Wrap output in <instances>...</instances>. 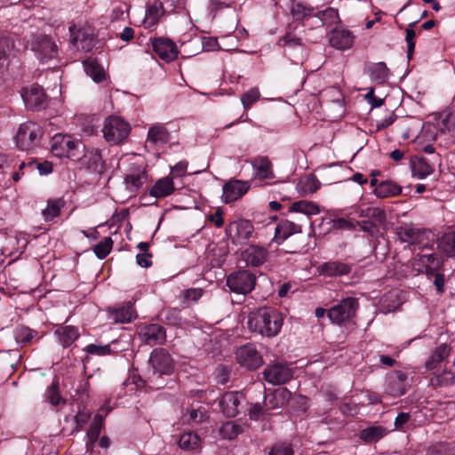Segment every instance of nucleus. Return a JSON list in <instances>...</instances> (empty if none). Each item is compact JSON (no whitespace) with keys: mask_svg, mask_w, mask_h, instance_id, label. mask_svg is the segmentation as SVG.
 Listing matches in <instances>:
<instances>
[{"mask_svg":"<svg viewBox=\"0 0 455 455\" xmlns=\"http://www.w3.org/2000/svg\"><path fill=\"white\" fill-rule=\"evenodd\" d=\"M283 319L277 310L260 308L249 315L248 328L262 336L274 337L279 333Z\"/></svg>","mask_w":455,"mask_h":455,"instance_id":"obj_1","label":"nucleus"},{"mask_svg":"<svg viewBox=\"0 0 455 455\" xmlns=\"http://www.w3.org/2000/svg\"><path fill=\"white\" fill-rule=\"evenodd\" d=\"M103 138L111 145L123 143L131 132L128 122L118 116H109L103 123L101 129Z\"/></svg>","mask_w":455,"mask_h":455,"instance_id":"obj_2","label":"nucleus"},{"mask_svg":"<svg viewBox=\"0 0 455 455\" xmlns=\"http://www.w3.org/2000/svg\"><path fill=\"white\" fill-rule=\"evenodd\" d=\"M29 46L41 63H47L58 58V44L50 36L43 34L32 36Z\"/></svg>","mask_w":455,"mask_h":455,"instance_id":"obj_3","label":"nucleus"},{"mask_svg":"<svg viewBox=\"0 0 455 455\" xmlns=\"http://www.w3.org/2000/svg\"><path fill=\"white\" fill-rule=\"evenodd\" d=\"M42 137L43 130L38 124L26 122L20 125L15 136V143L21 150H30L40 144Z\"/></svg>","mask_w":455,"mask_h":455,"instance_id":"obj_4","label":"nucleus"},{"mask_svg":"<svg viewBox=\"0 0 455 455\" xmlns=\"http://www.w3.org/2000/svg\"><path fill=\"white\" fill-rule=\"evenodd\" d=\"M358 306L356 299L348 297L330 307L327 315L331 323L340 325L355 317Z\"/></svg>","mask_w":455,"mask_h":455,"instance_id":"obj_5","label":"nucleus"},{"mask_svg":"<svg viewBox=\"0 0 455 455\" xmlns=\"http://www.w3.org/2000/svg\"><path fill=\"white\" fill-rule=\"evenodd\" d=\"M149 363L152 367V376H149V379L154 381L155 378L162 375L172 374L174 368V362L170 354L163 349H155L150 355Z\"/></svg>","mask_w":455,"mask_h":455,"instance_id":"obj_6","label":"nucleus"},{"mask_svg":"<svg viewBox=\"0 0 455 455\" xmlns=\"http://www.w3.org/2000/svg\"><path fill=\"white\" fill-rule=\"evenodd\" d=\"M255 275L248 270H240L230 274L227 278V285L230 291L239 294L251 292L255 286Z\"/></svg>","mask_w":455,"mask_h":455,"instance_id":"obj_7","label":"nucleus"},{"mask_svg":"<svg viewBox=\"0 0 455 455\" xmlns=\"http://www.w3.org/2000/svg\"><path fill=\"white\" fill-rule=\"evenodd\" d=\"M226 232L233 243L242 244L252 237L254 228L251 221L239 220L231 222Z\"/></svg>","mask_w":455,"mask_h":455,"instance_id":"obj_8","label":"nucleus"},{"mask_svg":"<svg viewBox=\"0 0 455 455\" xmlns=\"http://www.w3.org/2000/svg\"><path fill=\"white\" fill-rule=\"evenodd\" d=\"M237 363L248 370H255L263 364V359L260 353L252 344H246L239 347L236 351Z\"/></svg>","mask_w":455,"mask_h":455,"instance_id":"obj_9","label":"nucleus"},{"mask_svg":"<svg viewBox=\"0 0 455 455\" xmlns=\"http://www.w3.org/2000/svg\"><path fill=\"white\" fill-rule=\"evenodd\" d=\"M263 376L272 385H282L292 379L293 371L287 364L277 363L266 368Z\"/></svg>","mask_w":455,"mask_h":455,"instance_id":"obj_10","label":"nucleus"},{"mask_svg":"<svg viewBox=\"0 0 455 455\" xmlns=\"http://www.w3.org/2000/svg\"><path fill=\"white\" fill-rule=\"evenodd\" d=\"M154 52L166 62L173 61L179 55V50L173 41L167 37L151 39Z\"/></svg>","mask_w":455,"mask_h":455,"instance_id":"obj_11","label":"nucleus"},{"mask_svg":"<svg viewBox=\"0 0 455 455\" xmlns=\"http://www.w3.org/2000/svg\"><path fill=\"white\" fill-rule=\"evenodd\" d=\"M138 333L140 339L150 346L163 344L166 339L165 330L156 323L140 326Z\"/></svg>","mask_w":455,"mask_h":455,"instance_id":"obj_12","label":"nucleus"},{"mask_svg":"<svg viewBox=\"0 0 455 455\" xmlns=\"http://www.w3.org/2000/svg\"><path fill=\"white\" fill-rule=\"evenodd\" d=\"M243 402L244 398L240 393L227 392L222 395L220 406L225 416L233 418L239 413Z\"/></svg>","mask_w":455,"mask_h":455,"instance_id":"obj_13","label":"nucleus"},{"mask_svg":"<svg viewBox=\"0 0 455 455\" xmlns=\"http://www.w3.org/2000/svg\"><path fill=\"white\" fill-rule=\"evenodd\" d=\"M251 185L248 181L231 180L223 186L222 200L229 204L241 198L247 193Z\"/></svg>","mask_w":455,"mask_h":455,"instance_id":"obj_14","label":"nucleus"},{"mask_svg":"<svg viewBox=\"0 0 455 455\" xmlns=\"http://www.w3.org/2000/svg\"><path fill=\"white\" fill-rule=\"evenodd\" d=\"M21 96L28 108L37 110L45 106V94L43 88L37 84L24 89Z\"/></svg>","mask_w":455,"mask_h":455,"instance_id":"obj_15","label":"nucleus"},{"mask_svg":"<svg viewBox=\"0 0 455 455\" xmlns=\"http://www.w3.org/2000/svg\"><path fill=\"white\" fill-rule=\"evenodd\" d=\"M355 41L353 33L345 28H334L329 34V44L331 47L345 51L350 49Z\"/></svg>","mask_w":455,"mask_h":455,"instance_id":"obj_16","label":"nucleus"},{"mask_svg":"<svg viewBox=\"0 0 455 455\" xmlns=\"http://www.w3.org/2000/svg\"><path fill=\"white\" fill-rule=\"evenodd\" d=\"M396 235L402 243L416 244L421 243L426 238V231L412 224H404L397 228Z\"/></svg>","mask_w":455,"mask_h":455,"instance_id":"obj_17","label":"nucleus"},{"mask_svg":"<svg viewBox=\"0 0 455 455\" xmlns=\"http://www.w3.org/2000/svg\"><path fill=\"white\" fill-rule=\"evenodd\" d=\"M241 258L247 266L259 267L267 261L268 251L264 247L252 244L242 251Z\"/></svg>","mask_w":455,"mask_h":455,"instance_id":"obj_18","label":"nucleus"},{"mask_svg":"<svg viewBox=\"0 0 455 455\" xmlns=\"http://www.w3.org/2000/svg\"><path fill=\"white\" fill-rule=\"evenodd\" d=\"M302 232V227L288 220L280 221L275 228L273 242L281 244L291 235Z\"/></svg>","mask_w":455,"mask_h":455,"instance_id":"obj_19","label":"nucleus"},{"mask_svg":"<svg viewBox=\"0 0 455 455\" xmlns=\"http://www.w3.org/2000/svg\"><path fill=\"white\" fill-rule=\"evenodd\" d=\"M412 177L422 180L431 175L435 171L434 164L423 156H414L410 160Z\"/></svg>","mask_w":455,"mask_h":455,"instance_id":"obj_20","label":"nucleus"},{"mask_svg":"<svg viewBox=\"0 0 455 455\" xmlns=\"http://www.w3.org/2000/svg\"><path fill=\"white\" fill-rule=\"evenodd\" d=\"M441 265L438 257L434 254H422L415 259L413 264L416 270L419 273L432 274L436 271Z\"/></svg>","mask_w":455,"mask_h":455,"instance_id":"obj_21","label":"nucleus"},{"mask_svg":"<svg viewBox=\"0 0 455 455\" xmlns=\"http://www.w3.org/2000/svg\"><path fill=\"white\" fill-rule=\"evenodd\" d=\"M170 140V133L163 124H154L148 129L146 148L163 146Z\"/></svg>","mask_w":455,"mask_h":455,"instance_id":"obj_22","label":"nucleus"},{"mask_svg":"<svg viewBox=\"0 0 455 455\" xmlns=\"http://www.w3.org/2000/svg\"><path fill=\"white\" fill-rule=\"evenodd\" d=\"M72 44L77 50L89 52L93 46V34L89 28H80L74 34Z\"/></svg>","mask_w":455,"mask_h":455,"instance_id":"obj_23","label":"nucleus"},{"mask_svg":"<svg viewBox=\"0 0 455 455\" xmlns=\"http://www.w3.org/2000/svg\"><path fill=\"white\" fill-rule=\"evenodd\" d=\"M291 393L286 388L275 390L265 396L264 404L267 410L277 409L283 406L289 400Z\"/></svg>","mask_w":455,"mask_h":455,"instance_id":"obj_24","label":"nucleus"},{"mask_svg":"<svg viewBox=\"0 0 455 455\" xmlns=\"http://www.w3.org/2000/svg\"><path fill=\"white\" fill-rule=\"evenodd\" d=\"M174 183L172 178L164 177L156 181L150 189V196L156 198H164L172 195L174 191Z\"/></svg>","mask_w":455,"mask_h":455,"instance_id":"obj_25","label":"nucleus"},{"mask_svg":"<svg viewBox=\"0 0 455 455\" xmlns=\"http://www.w3.org/2000/svg\"><path fill=\"white\" fill-rule=\"evenodd\" d=\"M136 318V313L132 304L124 305L109 311V319L118 323H127Z\"/></svg>","mask_w":455,"mask_h":455,"instance_id":"obj_26","label":"nucleus"},{"mask_svg":"<svg viewBox=\"0 0 455 455\" xmlns=\"http://www.w3.org/2000/svg\"><path fill=\"white\" fill-rule=\"evenodd\" d=\"M111 407H100L99 412L95 415L87 433V435L92 442H95L98 439L103 426L104 418L111 411Z\"/></svg>","mask_w":455,"mask_h":455,"instance_id":"obj_27","label":"nucleus"},{"mask_svg":"<svg viewBox=\"0 0 455 455\" xmlns=\"http://www.w3.org/2000/svg\"><path fill=\"white\" fill-rule=\"evenodd\" d=\"M351 267L339 261H330L320 267V272L326 276L345 275L349 274Z\"/></svg>","mask_w":455,"mask_h":455,"instance_id":"obj_28","label":"nucleus"},{"mask_svg":"<svg viewBox=\"0 0 455 455\" xmlns=\"http://www.w3.org/2000/svg\"><path fill=\"white\" fill-rule=\"evenodd\" d=\"M439 251L447 257L455 256V232L444 233L437 241Z\"/></svg>","mask_w":455,"mask_h":455,"instance_id":"obj_29","label":"nucleus"},{"mask_svg":"<svg viewBox=\"0 0 455 455\" xmlns=\"http://www.w3.org/2000/svg\"><path fill=\"white\" fill-rule=\"evenodd\" d=\"M83 64L85 73L92 77L94 82L100 83L105 79V70L97 60L89 58L84 60Z\"/></svg>","mask_w":455,"mask_h":455,"instance_id":"obj_30","label":"nucleus"},{"mask_svg":"<svg viewBox=\"0 0 455 455\" xmlns=\"http://www.w3.org/2000/svg\"><path fill=\"white\" fill-rule=\"evenodd\" d=\"M55 335L58 336L59 342L63 347L70 346L79 337L77 328L70 325L59 327L55 331Z\"/></svg>","mask_w":455,"mask_h":455,"instance_id":"obj_31","label":"nucleus"},{"mask_svg":"<svg viewBox=\"0 0 455 455\" xmlns=\"http://www.w3.org/2000/svg\"><path fill=\"white\" fill-rule=\"evenodd\" d=\"M406 375L401 371H396L388 379V393L393 396H399L405 393L404 382Z\"/></svg>","mask_w":455,"mask_h":455,"instance_id":"obj_32","label":"nucleus"},{"mask_svg":"<svg viewBox=\"0 0 455 455\" xmlns=\"http://www.w3.org/2000/svg\"><path fill=\"white\" fill-rule=\"evenodd\" d=\"M163 13L164 7L162 3L155 2L154 4H150L146 11V15L143 20L144 26L146 28L154 27L157 24Z\"/></svg>","mask_w":455,"mask_h":455,"instance_id":"obj_33","label":"nucleus"},{"mask_svg":"<svg viewBox=\"0 0 455 455\" xmlns=\"http://www.w3.org/2000/svg\"><path fill=\"white\" fill-rule=\"evenodd\" d=\"M254 173L259 180L272 178L271 163L267 157H258L252 161Z\"/></svg>","mask_w":455,"mask_h":455,"instance_id":"obj_34","label":"nucleus"},{"mask_svg":"<svg viewBox=\"0 0 455 455\" xmlns=\"http://www.w3.org/2000/svg\"><path fill=\"white\" fill-rule=\"evenodd\" d=\"M368 72L371 79L377 84H384L389 76V69L384 62L371 64Z\"/></svg>","mask_w":455,"mask_h":455,"instance_id":"obj_35","label":"nucleus"},{"mask_svg":"<svg viewBox=\"0 0 455 455\" xmlns=\"http://www.w3.org/2000/svg\"><path fill=\"white\" fill-rule=\"evenodd\" d=\"M290 212L302 213L310 217L319 214L320 207L315 203L306 200H300L291 204V205L290 206Z\"/></svg>","mask_w":455,"mask_h":455,"instance_id":"obj_36","label":"nucleus"},{"mask_svg":"<svg viewBox=\"0 0 455 455\" xmlns=\"http://www.w3.org/2000/svg\"><path fill=\"white\" fill-rule=\"evenodd\" d=\"M387 434L382 426H371L363 429L359 435L360 438L368 443L378 442Z\"/></svg>","mask_w":455,"mask_h":455,"instance_id":"obj_37","label":"nucleus"},{"mask_svg":"<svg viewBox=\"0 0 455 455\" xmlns=\"http://www.w3.org/2000/svg\"><path fill=\"white\" fill-rule=\"evenodd\" d=\"M146 180L145 171L139 169L126 175L125 184L129 190L136 191L142 187Z\"/></svg>","mask_w":455,"mask_h":455,"instance_id":"obj_38","label":"nucleus"},{"mask_svg":"<svg viewBox=\"0 0 455 455\" xmlns=\"http://www.w3.org/2000/svg\"><path fill=\"white\" fill-rule=\"evenodd\" d=\"M82 164L89 169L100 172L102 169V156L98 149L87 151L82 157Z\"/></svg>","mask_w":455,"mask_h":455,"instance_id":"obj_39","label":"nucleus"},{"mask_svg":"<svg viewBox=\"0 0 455 455\" xmlns=\"http://www.w3.org/2000/svg\"><path fill=\"white\" fill-rule=\"evenodd\" d=\"M65 202L62 199H52L47 201V205L42 210V215L44 220L50 221L60 215Z\"/></svg>","mask_w":455,"mask_h":455,"instance_id":"obj_40","label":"nucleus"},{"mask_svg":"<svg viewBox=\"0 0 455 455\" xmlns=\"http://www.w3.org/2000/svg\"><path fill=\"white\" fill-rule=\"evenodd\" d=\"M450 355V348L447 345L439 346L431 355L430 358L426 362V368L433 370Z\"/></svg>","mask_w":455,"mask_h":455,"instance_id":"obj_41","label":"nucleus"},{"mask_svg":"<svg viewBox=\"0 0 455 455\" xmlns=\"http://www.w3.org/2000/svg\"><path fill=\"white\" fill-rule=\"evenodd\" d=\"M374 193L378 197L386 198L401 193V188L392 181H383L376 186Z\"/></svg>","mask_w":455,"mask_h":455,"instance_id":"obj_42","label":"nucleus"},{"mask_svg":"<svg viewBox=\"0 0 455 455\" xmlns=\"http://www.w3.org/2000/svg\"><path fill=\"white\" fill-rule=\"evenodd\" d=\"M244 426L235 421H228L222 424L220 433L223 438L234 439L243 432Z\"/></svg>","mask_w":455,"mask_h":455,"instance_id":"obj_43","label":"nucleus"},{"mask_svg":"<svg viewBox=\"0 0 455 455\" xmlns=\"http://www.w3.org/2000/svg\"><path fill=\"white\" fill-rule=\"evenodd\" d=\"M199 435L193 432L184 433L179 440V446L186 451H192L200 445Z\"/></svg>","mask_w":455,"mask_h":455,"instance_id":"obj_44","label":"nucleus"},{"mask_svg":"<svg viewBox=\"0 0 455 455\" xmlns=\"http://www.w3.org/2000/svg\"><path fill=\"white\" fill-rule=\"evenodd\" d=\"M315 16L318 17L323 25L331 26L339 22L338 10L332 7L318 12Z\"/></svg>","mask_w":455,"mask_h":455,"instance_id":"obj_45","label":"nucleus"},{"mask_svg":"<svg viewBox=\"0 0 455 455\" xmlns=\"http://www.w3.org/2000/svg\"><path fill=\"white\" fill-rule=\"evenodd\" d=\"M112 342L111 344L107 345H96V344H90L85 347L84 351L92 355L97 356H105L109 355L111 354L116 353V351L112 348Z\"/></svg>","mask_w":455,"mask_h":455,"instance_id":"obj_46","label":"nucleus"},{"mask_svg":"<svg viewBox=\"0 0 455 455\" xmlns=\"http://www.w3.org/2000/svg\"><path fill=\"white\" fill-rule=\"evenodd\" d=\"M67 135L55 134L51 140V150L53 155L59 157L65 156V142Z\"/></svg>","mask_w":455,"mask_h":455,"instance_id":"obj_47","label":"nucleus"},{"mask_svg":"<svg viewBox=\"0 0 455 455\" xmlns=\"http://www.w3.org/2000/svg\"><path fill=\"white\" fill-rule=\"evenodd\" d=\"M112 245H113V241H112L111 237L108 236V237H105L97 245H95V247L93 248V251L99 259H103L111 251Z\"/></svg>","mask_w":455,"mask_h":455,"instance_id":"obj_48","label":"nucleus"},{"mask_svg":"<svg viewBox=\"0 0 455 455\" xmlns=\"http://www.w3.org/2000/svg\"><path fill=\"white\" fill-rule=\"evenodd\" d=\"M260 97V93L258 88H251L241 97L243 106L245 109L251 108Z\"/></svg>","mask_w":455,"mask_h":455,"instance_id":"obj_49","label":"nucleus"},{"mask_svg":"<svg viewBox=\"0 0 455 455\" xmlns=\"http://www.w3.org/2000/svg\"><path fill=\"white\" fill-rule=\"evenodd\" d=\"M278 44L283 47L293 48L301 44V38L293 32H287L279 39Z\"/></svg>","mask_w":455,"mask_h":455,"instance_id":"obj_50","label":"nucleus"},{"mask_svg":"<svg viewBox=\"0 0 455 455\" xmlns=\"http://www.w3.org/2000/svg\"><path fill=\"white\" fill-rule=\"evenodd\" d=\"M46 399L54 406L60 405L64 403L58 391V382L53 381L47 388Z\"/></svg>","mask_w":455,"mask_h":455,"instance_id":"obj_51","label":"nucleus"},{"mask_svg":"<svg viewBox=\"0 0 455 455\" xmlns=\"http://www.w3.org/2000/svg\"><path fill=\"white\" fill-rule=\"evenodd\" d=\"M14 337L18 343H26L33 339L34 331L25 326H20L16 328Z\"/></svg>","mask_w":455,"mask_h":455,"instance_id":"obj_52","label":"nucleus"},{"mask_svg":"<svg viewBox=\"0 0 455 455\" xmlns=\"http://www.w3.org/2000/svg\"><path fill=\"white\" fill-rule=\"evenodd\" d=\"M268 455H294V451L291 444L278 443L270 449Z\"/></svg>","mask_w":455,"mask_h":455,"instance_id":"obj_53","label":"nucleus"},{"mask_svg":"<svg viewBox=\"0 0 455 455\" xmlns=\"http://www.w3.org/2000/svg\"><path fill=\"white\" fill-rule=\"evenodd\" d=\"M371 223L375 226L383 224L386 220V212L379 207H372L370 211V218Z\"/></svg>","mask_w":455,"mask_h":455,"instance_id":"obj_54","label":"nucleus"},{"mask_svg":"<svg viewBox=\"0 0 455 455\" xmlns=\"http://www.w3.org/2000/svg\"><path fill=\"white\" fill-rule=\"evenodd\" d=\"M313 9L303 5L302 4H293L291 6V13L297 19H302L312 14Z\"/></svg>","mask_w":455,"mask_h":455,"instance_id":"obj_55","label":"nucleus"},{"mask_svg":"<svg viewBox=\"0 0 455 455\" xmlns=\"http://www.w3.org/2000/svg\"><path fill=\"white\" fill-rule=\"evenodd\" d=\"M207 418L206 411L203 407L191 409L188 411V420L194 423H200Z\"/></svg>","mask_w":455,"mask_h":455,"instance_id":"obj_56","label":"nucleus"},{"mask_svg":"<svg viewBox=\"0 0 455 455\" xmlns=\"http://www.w3.org/2000/svg\"><path fill=\"white\" fill-rule=\"evenodd\" d=\"M65 156L66 157H74L76 156L74 151L77 149L81 143L76 140H73L70 136L66 137V142H65Z\"/></svg>","mask_w":455,"mask_h":455,"instance_id":"obj_57","label":"nucleus"},{"mask_svg":"<svg viewBox=\"0 0 455 455\" xmlns=\"http://www.w3.org/2000/svg\"><path fill=\"white\" fill-rule=\"evenodd\" d=\"M332 228L337 229L352 230L355 228V222L345 218H336L332 220Z\"/></svg>","mask_w":455,"mask_h":455,"instance_id":"obj_58","label":"nucleus"},{"mask_svg":"<svg viewBox=\"0 0 455 455\" xmlns=\"http://www.w3.org/2000/svg\"><path fill=\"white\" fill-rule=\"evenodd\" d=\"M204 291L200 288H191L184 291V298L188 301H197L203 296Z\"/></svg>","mask_w":455,"mask_h":455,"instance_id":"obj_59","label":"nucleus"},{"mask_svg":"<svg viewBox=\"0 0 455 455\" xmlns=\"http://www.w3.org/2000/svg\"><path fill=\"white\" fill-rule=\"evenodd\" d=\"M203 49L206 52L215 51L220 49L219 43L216 37H203L202 39Z\"/></svg>","mask_w":455,"mask_h":455,"instance_id":"obj_60","label":"nucleus"},{"mask_svg":"<svg viewBox=\"0 0 455 455\" xmlns=\"http://www.w3.org/2000/svg\"><path fill=\"white\" fill-rule=\"evenodd\" d=\"M12 43L9 38H0V60L4 59L11 52Z\"/></svg>","mask_w":455,"mask_h":455,"instance_id":"obj_61","label":"nucleus"},{"mask_svg":"<svg viewBox=\"0 0 455 455\" xmlns=\"http://www.w3.org/2000/svg\"><path fill=\"white\" fill-rule=\"evenodd\" d=\"M415 32L414 30L411 29V28H407L406 29V43H407V46H408V55H411L413 51H414V47H415V43H414V38H415Z\"/></svg>","mask_w":455,"mask_h":455,"instance_id":"obj_62","label":"nucleus"},{"mask_svg":"<svg viewBox=\"0 0 455 455\" xmlns=\"http://www.w3.org/2000/svg\"><path fill=\"white\" fill-rule=\"evenodd\" d=\"M410 414L407 412H401L395 419V426L396 429H403V426L409 421Z\"/></svg>","mask_w":455,"mask_h":455,"instance_id":"obj_63","label":"nucleus"},{"mask_svg":"<svg viewBox=\"0 0 455 455\" xmlns=\"http://www.w3.org/2000/svg\"><path fill=\"white\" fill-rule=\"evenodd\" d=\"M188 163L185 161H180L172 168V173L178 177L183 176L186 173Z\"/></svg>","mask_w":455,"mask_h":455,"instance_id":"obj_64","label":"nucleus"}]
</instances>
